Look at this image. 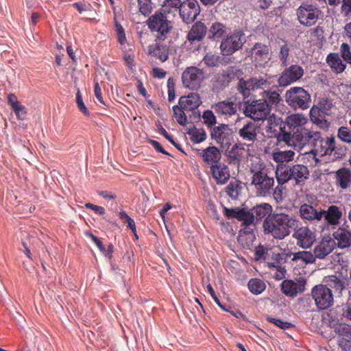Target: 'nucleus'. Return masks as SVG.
I'll use <instances>...</instances> for the list:
<instances>
[{"mask_svg":"<svg viewBox=\"0 0 351 351\" xmlns=\"http://www.w3.org/2000/svg\"><path fill=\"white\" fill-rule=\"evenodd\" d=\"M130 11L138 10L143 15H149L152 10L151 0H126Z\"/></svg>","mask_w":351,"mask_h":351,"instance_id":"nucleus-35","label":"nucleus"},{"mask_svg":"<svg viewBox=\"0 0 351 351\" xmlns=\"http://www.w3.org/2000/svg\"><path fill=\"white\" fill-rule=\"evenodd\" d=\"M285 263H289L292 267L304 268L309 264L315 263L313 252L302 250L295 252H285Z\"/></svg>","mask_w":351,"mask_h":351,"instance_id":"nucleus-16","label":"nucleus"},{"mask_svg":"<svg viewBox=\"0 0 351 351\" xmlns=\"http://www.w3.org/2000/svg\"><path fill=\"white\" fill-rule=\"evenodd\" d=\"M115 30L117 32V36L118 39V42L121 45H123L126 42V38L124 29L121 24H119L117 21H115Z\"/></svg>","mask_w":351,"mask_h":351,"instance_id":"nucleus-56","label":"nucleus"},{"mask_svg":"<svg viewBox=\"0 0 351 351\" xmlns=\"http://www.w3.org/2000/svg\"><path fill=\"white\" fill-rule=\"evenodd\" d=\"M311 295L315 301L317 308L325 310L334 304V295L331 289L325 285H315L311 291Z\"/></svg>","mask_w":351,"mask_h":351,"instance_id":"nucleus-11","label":"nucleus"},{"mask_svg":"<svg viewBox=\"0 0 351 351\" xmlns=\"http://www.w3.org/2000/svg\"><path fill=\"white\" fill-rule=\"evenodd\" d=\"M332 236L339 248L345 249L351 246V230L339 227L333 232Z\"/></svg>","mask_w":351,"mask_h":351,"instance_id":"nucleus-33","label":"nucleus"},{"mask_svg":"<svg viewBox=\"0 0 351 351\" xmlns=\"http://www.w3.org/2000/svg\"><path fill=\"white\" fill-rule=\"evenodd\" d=\"M202 119L204 120V123L210 128V132L211 131V128L215 126V125L217 123V119L215 116L214 113L211 110H206L202 114Z\"/></svg>","mask_w":351,"mask_h":351,"instance_id":"nucleus-53","label":"nucleus"},{"mask_svg":"<svg viewBox=\"0 0 351 351\" xmlns=\"http://www.w3.org/2000/svg\"><path fill=\"white\" fill-rule=\"evenodd\" d=\"M178 104L187 112H192V116L189 115L190 118L193 117L195 119H200V112L197 108L202 104V101L198 94L192 93L187 96H182L179 99Z\"/></svg>","mask_w":351,"mask_h":351,"instance_id":"nucleus-20","label":"nucleus"},{"mask_svg":"<svg viewBox=\"0 0 351 351\" xmlns=\"http://www.w3.org/2000/svg\"><path fill=\"white\" fill-rule=\"evenodd\" d=\"M250 291L255 295L261 293L266 288L265 282L257 278L250 280L247 284Z\"/></svg>","mask_w":351,"mask_h":351,"instance_id":"nucleus-46","label":"nucleus"},{"mask_svg":"<svg viewBox=\"0 0 351 351\" xmlns=\"http://www.w3.org/2000/svg\"><path fill=\"white\" fill-rule=\"evenodd\" d=\"M305 289V281L300 279L298 282L291 280H285L281 283V291L289 297H295L298 293H302Z\"/></svg>","mask_w":351,"mask_h":351,"instance_id":"nucleus-27","label":"nucleus"},{"mask_svg":"<svg viewBox=\"0 0 351 351\" xmlns=\"http://www.w3.org/2000/svg\"><path fill=\"white\" fill-rule=\"evenodd\" d=\"M210 137L222 149H228L234 141V133L229 125L221 123L211 128Z\"/></svg>","mask_w":351,"mask_h":351,"instance_id":"nucleus-12","label":"nucleus"},{"mask_svg":"<svg viewBox=\"0 0 351 351\" xmlns=\"http://www.w3.org/2000/svg\"><path fill=\"white\" fill-rule=\"evenodd\" d=\"M267 320L278 327H279L281 329H288L293 325L291 323H289L287 322H283L279 319L273 318V317H268Z\"/></svg>","mask_w":351,"mask_h":351,"instance_id":"nucleus-59","label":"nucleus"},{"mask_svg":"<svg viewBox=\"0 0 351 351\" xmlns=\"http://www.w3.org/2000/svg\"><path fill=\"white\" fill-rule=\"evenodd\" d=\"M272 206L268 203H262L252 207V210L256 223H260L265 217L272 215Z\"/></svg>","mask_w":351,"mask_h":351,"instance_id":"nucleus-37","label":"nucleus"},{"mask_svg":"<svg viewBox=\"0 0 351 351\" xmlns=\"http://www.w3.org/2000/svg\"><path fill=\"white\" fill-rule=\"evenodd\" d=\"M255 255L257 259L266 260L269 258L268 250H265L263 246L259 245L256 249Z\"/></svg>","mask_w":351,"mask_h":351,"instance_id":"nucleus-61","label":"nucleus"},{"mask_svg":"<svg viewBox=\"0 0 351 351\" xmlns=\"http://www.w3.org/2000/svg\"><path fill=\"white\" fill-rule=\"evenodd\" d=\"M341 54L345 61L351 64V51L347 43H343L340 47Z\"/></svg>","mask_w":351,"mask_h":351,"instance_id":"nucleus-57","label":"nucleus"},{"mask_svg":"<svg viewBox=\"0 0 351 351\" xmlns=\"http://www.w3.org/2000/svg\"><path fill=\"white\" fill-rule=\"evenodd\" d=\"M307 118L302 114H293L286 118L285 123L289 129L296 130L302 128V127L307 123Z\"/></svg>","mask_w":351,"mask_h":351,"instance_id":"nucleus-39","label":"nucleus"},{"mask_svg":"<svg viewBox=\"0 0 351 351\" xmlns=\"http://www.w3.org/2000/svg\"><path fill=\"white\" fill-rule=\"evenodd\" d=\"M322 208L304 203L299 208V216L305 222L317 224L322 222Z\"/></svg>","mask_w":351,"mask_h":351,"instance_id":"nucleus-22","label":"nucleus"},{"mask_svg":"<svg viewBox=\"0 0 351 351\" xmlns=\"http://www.w3.org/2000/svg\"><path fill=\"white\" fill-rule=\"evenodd\" d=\"M149 53L162 62L166 61L169 58L168 49L163 45L156 44L155 45L150 46Z\"/></svg>","mask_w":351,"mask_h":351,"instance_id":"nucleus-43","label":"nucleus"},{"mask_svg":"<svg viewBox=\"0 0 351 351\" xmlns=\"http://www.w3.org/2000/svg\"><path fill=\"white\" fill-rule=\"evenodd\" d=\"M267 75L264 76H254L247 80L240 79L237 86V90L242 94L244 98L250 96V91L268 89L271 82L269 81Z\"/></svg>","mask_w":351,"mask_h":351,"instance_id":"nucleus-8","label":"nucleus"},{"mask_svg":"<svg viewBox=\"0 0 351 351\" xmlns=\"http://www.w3.org/2000/svg\"><path fill=\"white\" fill-rule=\"evenodd\" d=\"M295 131L291 134L290 132L282 131L277 136V140L279 143L284 142L287 145L293 147L296 149V144L294 139Z\"/></svg>","mask_w":351,"mask_h":351,"instance_id":"nucleus-49","label":"nucleus"},{"mask_svg":"<svg viewBox=\"0 0 351 351\" xmlns=\"http://www.w3.org/2000/svg\"><path fill=\"white\" fill-rule=\"evenodd\" d=\"M173 116L177 122L182 126L187 123L186 111L184 110L178 104L173 107Z\"/></svg>","mask_w":351,"mask_h":351,"instance_id":"nucleus-48","label":"nucleus"},{"mask_svg":"<svg viewBox=\"0 0 351 351\" xmlns=\"http://www.w3.org/2000/svg\"><path fill=\"white\" fill-rule=\"evenodd\" d=\"M270 47L261 43H256L250 49V53L253 57L256 67H265L268 63Z\"/></svg>","mask_w":351,"mask_h":351,"instance_id":"nucleus-25","label":"nucleus"},{"mask_svg":"<svg viewBox=\"0 0 351 351\" xmlns=\"http://www.w3.org/2000/svg\"><path fill=\"white\" fill-rule=\"evenodd\" d=\"M336 246V241L330 237H324L320 242L314 247L313 256L316 261V258L324 259L330 254Z\"/></svg>","mask_w":351,"mask_h":351,"instance_id":"nucleus-26","label":"nucleus"},{"mask_svg":"<svg viewBox=\"0 0 351 351\" xmlns=\"http://www.w3.org/2000/svg\"><path fill=\"white\" fill-rule=\"evenodd\" d=\"M318 154V152H315V149H311L309 152L303 154L302 160L311 166H316L320 162V160L317 158Z\"/></svg>","mask_w":351,"mask_h":351,"instance_id":"nucleus-52","label":"nucleus"},{"mask_svg":"<svg viewBox=\"0 0 351 351\" xmlns=\"http://www.w3.org/2000/svg\"><path fill=\"white\" fill-rule=\"evenodd\" d=\"M326 61L332 69H333L337 73H341L346 69V64L343 63L341 59L337 53H330L327 56Z\"/></svg>","mask_w":351,"mask_h":351,"instance_id":"nucleus-42","label":"nucleus"},{"mask_svg":"<svg viewBox=\"0 0 351 351\" xmlns=\"http://www.w3.org/2000/svg\"><path fill=\"white\" fill-rule=\"evenodd\" d=\"M245 152L244 145L241 143L234 144L226 153L227 162L230 165H233L239 167L244 158Z\"/></svg>","mask_w":351,"mask_h":351,"instance_id":"nucleus-30","label":"nucleus"},{"mask_svg":"<svg viewBox=\"0 0 351 351\" xmlns=\"http://www.w3.org/2000/svg\"><path fill=\"white\" fill-rule=\"evenodd\" d=\"M213 178L217 184H223L228 182L230 177L228 167L221 162L210 167Z\"/></svg>","mask_w":351,"mask_h":351,"instance_id":"nucleus-31","label":"nucleus"},{"mask_svg":"<svg viewBox=\"0 0 351 351\" xmlns=\"http://www.w3.org/2000/svg\"><path fill=\"white\" fill-rule=\"evenodd\" d=\"M275 177L279 185H283L293 180L295 185L302 186L309 177V170L306 165L300 164L278 165Z\"/></svg>","mask_w":351,"mask_h":351,"instance_id":"nucleus-3","label":"nucleus"},{"mask_svg":"<svg viewBox=\"0 0 351 351\" xmlns=\"http://www.w3.org/2000/svg\"><path fill=\"white\" fill-rule=\"evenodd\" d=\"M219 57L218 56L207 53L203 58V62L208 67H216L219 64Z\"/></svg>","mask_w":351,"mask_h":351,"instance_id":"nucleus-55","label":"nucleus"},{"mask_svg":"<svg viewBox=\"0 0 351 351\" xmlns=\"http://www.w3.org/2000/svg\"><path fill=\"white\" fill-rule=\"evenodd\" d=\"M285 101L294 110H306L311 103V95L302 87H292L285 93Z\"/></svg>","mask_w":351,"mask_h":351,"instance_id":"nucleus-7","label":"nucleus"},{"mask_svg":"<svg viewBox=\"0 0 351 351\" xmlns=\"http://www.w3.org/2000/svg\"><path fill=\"white\" fill-rule=\"evenodd\" d=\"M320 13L321 11L317 6L308 3L302 4L296 12L299 22L306 27L314 25L317 21Z\"/></svg>","mask_w":351,"mask_h":351,"instance_id":"nucleus-14","label":"nucleus"},{"mask_svg":"<svg viewBox=\"0 0 351 351\" xmlns=\"http://www.w3.org/2000/svg\"><path fill=\"white\" fill-rule=\"evenodd\" d=\"M341 315L346 320L351 321V302H347L343 306Z\"/></svg>","mask_w":351,"mask_h":351,"instance_id":"nucleus-63","label":"nucleus"},{"mask_svg":"<svg viewBox=\"0 0 351 351\" xmlns=\"http://www.w3.org/2000/svg\"><path fill=\"white\" fill-rule=\"evenodd\" d=\"M200 156L202 158L203 161L208 165H215L220 162L221 154L218 148L215 146H210L206 149L199 151Z\"/></svg>","mask_w":351,"mask_h":351,"instance_id":"nucleus-28","label":"nucleus"},{"mask_svg":"<svg viewBox=\"0 0 351 351\" xmlns=\"http://www.w3.org/2000/svg\"><path fill=\"white\" fill-rule=\"evenodd\" d=\"M304 75V69L298 64L287 66L279 77L278 82L280 86H287L298 80Z\"/></svg>","mask_w":351,"mask_h":351,"instance_id":"nucleus-21","label":"nucleus"},{"mask_svg":"<svg viewBox=\"0 0 351 351\" xmlns=\"http://www.w3.org/2000/svg\"><path fill=\"white\" fill-rule=\"evenodd\" d=\"M279 51L278 52V58L281 63V66L287 67L290 64L291 58V46L287 41L281 40L278 43Z\"/></svg>","mask_w":351,"mask_h":351,"instance_id":"nucleus-38","label":"nucleus"},{"mask_svg":"<svg viewBox=\"0 0 351 351\" xmlns=\"http://www.w3.org/2000/svg\"><path fill=\"white\" fill-rule=\"evenodd\" d=\"M322 133L319 131L311 130L306 128H299L295 130L294 139L296 144V150L300 151L306 146H309L315 149L320 142Z\"/></svg>","mask_w":351,"mask_h":351,"instance_id":"nucleus-9","label":"nucleus"},{"mask_svg":"<svg viewBox=\"0 0 351 351\" xmlns=\"http://www.w3.org/2000/svg\"><path fill=\"white\" fill-rule=\"evenodd\" d=\"M262 99L269 104V107L270 108L271 106H276L281 101L280 94L276 90H263L262 93Z\"/></svg>","mask_w":351,"mask_h":351,"instance_id":"nucleus-45","label":"nucleus"},{"mask_svg":"<svg viewBox=\"0 0 351 351\" xmlns=\"http://www.w3.org/2000/svg\"><path fill=\"white\" fill-rule=\"evenodd\" d=\"M243 106L244 114L253 119V121L265 119L271 110L269 104L262 99L247 100Z\"/></svg>","mask_w":351,"mask_h":351,"instance_id":"nucleus-10","label":"nucleus"},{"mask_svg":"<svg viewBox=\"0 0 351 351\" xmlns=\"http://www.w3.org/2000/svg\"><path fill=\"white\" fill-rule=\"evenodd\" d=\"M295 152L291 150L286 151H277L272 154L273 160L279 163L278 165H283L285 162L292 161L294 158Z\"/></svg>","mask_w":351,"mask_h":351,"instance_id":"nucleus-44","label":"nucleus"},{"mask_svg":"<svg viewBox=\"0 0 351 351\" xmlns=\"http://www.w3.org/2000/svg\"><path fill=\"white\" fill-rule=\"evenodd\" d=\"M207 33V27L201 21L195 23L189 32L187 39L191 43L201 41Z\"/></svg>","mask_w":351,"mask_h":351,"instance_id":"nucleus-36","label":"nucleus"},{"mask_svg":"<svg viewBox=\"0 0 351 351\" xmlns=\"http://www.w3.org/2000/svg\"><path fill=\"white\" fill-rule=\"evenodd\" d=\"M337 136L342 141L351 143V129L348 127L341 126L338 130Z\"/></svg>","mask_w":351,"mask_h":351,"instance_id":"nucleus-54","label":"nucleus"},{"mask_svg":"<svg viewBox=\"0 0 351 351\" xmlns=\"http://www.w3.org/2000/svg\"><path fill=\"white\" fill-rule=\"evenodd\" d=\"M332 107L333 104L331 99L326 97L319 98L317 104L314 105L310 110L311 121L320 128H328L329 123L325 117L326 115L330 114Z\"/></svg>","mask_w":351,"mask_h":351,"instance_id":"nucleus-6","label":"nucleus"},{"mask_svg":"<svg viewBox=\"0 0 351 351\" xmlns=\"http://www.w3.org/2000/svg\"><path fill=\"white\" fill-rule=\"evenodd\" d=\"M182 5V1L180 0H165L162 5V11L166 12H173L179 11Z\"/></svg>","mask_w":351,"mask_h":351,"instance_id":"nucleus-50","label":"nucleus"},{"mask_svg":"<svg viewBox=\"0 0 351 351\" xmlns=\"http://www.w3.org/2000/svg\"><path fill=\"white\" fill-rule=\"evenodd\" d=\"M327 287L333 289L339 296L342 295V292L345 291L349 285L348 280L341 274L339 276H328L326 279Z\"/></svg>","mask_w":351,"mask_h":351,"instance_id":"nucleus-29","label":"nucleus"},{"mask_svg":"<svg viewBox=\"0 0 351 351\" xmlns=\"http://www.w3.org/2000/svg\"><path fill=\"white\" fill-rule=\"evenodd\" d=\"M245 34L242 31H234L223 39L220 49L223 56H230L240 49L245 43Z\"/></svg>","mask_w":351,"mask_h":351,"instance_id":"nucleus-13","label":"nucleus"},{"mask_svg":"<svg viewBox=\"0 0 351 351\" xmlns=\"http://www.w3.org/2000/svg\"><path fill=\"white\" fill-rule=\"evenodd\" d=\"M147 25L152 32H156V37L161 40H165L173 29L172 22L162 10L150 16Z\"/></svg>","mask_w":351,"mask_h":351,"instance_id":"nucleus-5","label":"nucleus"},{"mask_svg":"<svg viewBox=\"0 0 351 351\" xmlns=\"http://www.w3.org/2000/svg\"><path fill=\"white\" fill-rule=\"evenodd\" d=\"M234 77V75L232 70H222L215 75L213 86L217 89L223 90L229 86Z\"/></svg>","mask_w":351,"mask_h":351,"instance_id":"nucleus-34","label":"nucleus"},{"mask_svg":"<svg viewBox=\"0 0 351 351\" xmlns=\"http://www.w3.org/2000/svg\"><path fill=\"white\" fill-rule=\"evenodd\" d=\"M12 110L15 112L17 118L20 120H23L27 114L26 108L21 103L13 106Z\"/></svg>","mask_w":351,"mask_h":351,"instance_id":"nucleus-58","label":"nucleus"},{"mask_svg":"<svg viewBox=\"0 0 351 351\" xmlns=\"http://www.w3.org/2000/svg\"><path fill=\"white\" fill-rule=\"evenodd\" d=\"M259 126L253 121H247L238 130L240 139L244 142L243 145H252L258 140Z\"/></svg>","mask_w":351,"mask_h":351,"instance_id":"nucleus-17","label":"nucleus"},{"mask_svg":"<svg viewBox=\"0 0 351 351\" xmlns=\"http://www.w3.org/2000/svg\"><path fill=\"white\" fill-rule=\"evenodd\" d=\"M296 220L284 213L273 214L265 219L263 227L265 234H271L275 239H283L290 234V228L295 226Z\"/></svg>","mask_w":351,"mask_h":351,"instance_id":"nucleus-2","label":"nucleus"},{"mask_svg":"<svg viewBox=\"0 0 351 351\" xmlns=\"http://www.w3.org/2000/svg\"><path fill=\"white\" fill-rule=\"evenodd\" d=\"M341 13L345 16L351 15V0H342V4L341 7Z\"/></svg>","mask_w":351,"mask_h":351,"instance_id":"nucleus-62","label":"nucleus"},{"mask_svg":"<svg viewBox=\"0 0 351 351\" xmlns=\"http://www.w3.org/2000/svg\"><path fill=\"white\" fill-rule=\"evenodd\" d=\"M318 147H316L315 152H318L321 156L330 155L332 152H335V155L338 158H342L346 155L347 148L343 147H336L335 140L334 137H328L324 139L322 136L320 142L318 143Z\"/></svg>","mask_w":351,"mask_h":351,"instance_id":"nucleus-19","label":"nucleus"},{"mask_svg":"<svg viewBox=\"0 0 351 351\" xmlns=\"http://www.w3.org/2000/svg\"><path fill=\"white\" fill-rule=\"evenodd\" d=\"M207 33L208 39H217L226 33V27L223 23L215 21L211 24Z\"/></svg>","mask_w":351,"mask_h":351,"instance_id":"nucleus-41","label":"nucleus"},{"mask_svg":"<svg viewBox=\"0 0 351 351\" xmlns=\"http://www.w3.org/2000/svg\"><path fill=\"white\" fill-rule=\"evenodd\" d=\"M212 108L218 115L226 117H232L237 112V105L230 100L219 101L213 105Z\"/></svg>","mask_w":351,"mask_h":351,"instance_id":"nucleus-32","label":"nucleus"},{"mask_svg":"<svg viewBox=\"0 0 351 351\" xmlns=\"http://www.w3.org/2000/svg\"><path fill=\"white\" fill-rule=\"evenodd\" d=\"M76 103L79 110L85 115L88 116L89 112L83 102L82 97L80 91H78L76 95Z\"/></svg>","mask_w":351,"mask_h":351,"instance_id":"nucleus-60","label":"nucleus"},{"mask_svg":"<svg viewBox=\"0 0 351 351\" xmlns=\"http://www.w3.org/2000/svg\"><path fill=\"white\" fill-rule=\"evenodd\" d=\"M345 208L342 206L330 205L327 209L322 208V222L327 226H337L343 216Z\"/></svg>","mask_w":351,"mask_h":351,"instance_id":"nucleus-18","label":"nucleus"},{"mask_svg":"<svg viewBox=\"0 0 351 351\" xmlns=\"http://www.w3.org/2000/svg\"><path fill=\"white\" fill-rule=\"evenodd\" d=\"M188 134L191 136V140L195 143H201L206 138V134L204 130L202 128H193L189 130Z\"/></svg>","mask_w":351,"mask_h":351,"instance_id":"nucleus-51","label":"nucleus"},{"mask_svg":"<svg viewBox=\"0 0 351 351\" xmlns=\"http://www.w3.org/2000/svg\"><path fill=\"white\" fill-rule=\"evenodd\" d=\"M337 184L342 189H346L351 182V173L346 168L339 169L335 174Z\"/></svg>","mask_w":351,"mask_h":351,"instance_id":"nucleus-40","label":"nucleus"},{"mask_svg":"<svg viewBox=\"0 0 351 351\" xmlns=\"http://www.w3.org/2000/svg\"><path fill=\"white\" fill-rule=\"evenodd\" d=\"M338 345L343 351L351 350V342L346 339L341 338L339 341Z\"/></svg>","mask_w":351,"mask_h":351,"instance_id":"nucleus-64","label":"nucleus"},{"mask_svg":"<svg viewBox=\"0 0 351 351\" xmlns=\"http://www.w3.org/2000/svg\"><path fill=\"white\" fill-rule=\"evenodd\" d=\"M225 215L228 218H234L241 222L243 229L240 230L239 235V240L242 241V234L249 236L250 239L254 237L253 234L254 230L256 228V223L254 218V215L251 209L246 208H223Z\"/></svg>","mask_w":351,"mask_h":351,"instance_id":"nucleus-4","label":"nucleus"},{"mask_svg":"<svg viewBox=\"0 0 351 351\" xmlns=\"http://www.w3.org/2000/svg\"><path fill=\"white\" fill-rule=\"evenodd\" d=\"M250 172L252 174L251 184L254 187L256 195L263 197L269 196L275 184L271 170L261 159H258L252 162Z\"/></svg>","mask_w":351,"mask_h":351,"instance_id":"nucleus-1","label":"nucleus"},{"mask_svg":"<svg viewBox=\"0 0 351 351\" xmlns=\"http://www.w3.org/2000/svg\"><path fill=\"white\" fill-rule=\"evenodd\" d=\"M204 75L203 70L196 66H189L182 74L183 86L191 90H197L201 86L204 80Z\"/></svg>","mask_w":351,"mask_h":351,"instance_id":"nucleus-15","label":"nucleus"},{"mask_svg":"<svg viewBox=\"0 0 351 351\" xmlns=\"http://www.w3.org/2000/svg\"><path fill=\"white\" fill-rule=\"evenodd\" d=\"M200 13V7L197 0H185L180 10L182 21L189 24L195 21Z\"/></svg>","mask_w":351,"mask_h":351,"instance_id":"nucleus-23","label":"nucleus"},{"mask_svg":"<svg viewBox=\"0 0 351 351\" xmlns=\"http://www.w3.org/2000/svg\"><path fill=\"white\" fill-rule=\"evenodd\" d=\"M241 189V184L235 180L229 183L225 189V192L231 199H236L239 197Z\"/></svg>","mask_w":351,"mask_h":351,"instance_id":"nucleus-47","label":"nucleus"},{"mask_svg":"<svg viewBox=\"0 0 351 351\" xmlns=\"http://www.w3.org/2000/svg\"><path fill=\"white\" fill-rule=\"evenodd\" d=\"M292 237L296 239L297 245L302 249L311 248L316 240L315 232L308 227L298 228Z\"/></svg>","mask_w":351,"mask_h":351,"instance_id":"nucleus-24","label":"nucleus"}]
</instances>
